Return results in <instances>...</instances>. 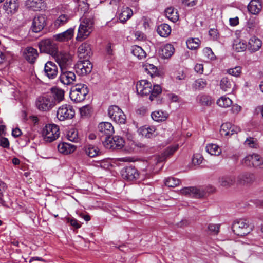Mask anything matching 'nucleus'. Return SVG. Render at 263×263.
Listing matches in <instances>:
<instances>
[{
    "label": "nucleus",
    "mask_w": 263,
    "mask_h": 263,
    "mask_svg": "<svg viewBox=\"0 0 263 263\" xmlns=\"http://www.w3.org/2000/svg\"><path fill=\"white\" fill-rule=\"evenodd\" d=\"M93 25L92 16L84 18L79 26L77 40L82 41L88 36L92 31Z\"/></svg>",
    "instance_id": "nucleus-1"
},
{
    "label": "nucleus",
    "mask_w": 263,
    "mask_h": 263,
    "mask_svg": "<svg viewBox=\"0 0 263 263\" xmlns=\"http://www.w3.org/2000/svg\"><path fill=\"white\" fill-rule=\"evenodd\" d=\"M89 92V89L84 84H77L70 90L69 97L72 101L78 103L84 101Z\"/></svg>",
    "instance_id": "nucleus-2"
},
{
    "label": "nucleus",
    "mask_w": 263,
    "mask_h": 263,
    "mask_svg": "<svg viewBox=\"0 0 263 263\" xmlns=\"http://www.w3.org/2000/svg\"><path fill=\"white\" fill-rule=\"evenodd\" d=\"M232 229L234 234L241 237L247 235L251 230L249 227L248 220L243 218L234 221Z\"/></svg>",
    "instance_id": "nucleus-3"
},
{
    "label": "nucleus",
    "mask_w": 263,
    "mask_h": 263,
    "mask_svg": "<svg viewBox=\"0 0 263 263\" xmlns=\"http://www.w3.org/2000/svg\"><path fill=\"white\" fill-rule=\"evenodd\" d=\"M36 107L41 111H48L55 106L53 98L49 95L39 96L35 101Z\"/></svg>",
    "instance_id": "nucleus-4"
},
{
    "label": "nucleus",
    "mask_w": 263,
    "mask_h": 263,
    "mask_svg": "<svg viewBox=\"0 0 263 263\" xmlns=\"http://www.w3.org/2000/svg\"><path fill=\"white\" fill-rule=\"evenodd\" d=\"M60 134L59 127L52 124L46 125L42 131L44 139L47 142H52L56 140L59 137Z\"/></svg>",
    "instance_id": "nucleus-5"
},
{
    "label": "nucleus",
    "mask_w": 263,
    "mask_h": 263,
    "mask_svg": "<svg viewBox=\"0 0 263 263\" xmlns=\"http://www.w3.org/2000/svg\"><path fill=\"white\" fill-rule=\"evenodd\" d=\"M124 140L120 136H115L112 137H108L103 141L104 146L111 150H119L124 145Z\"/></svg>",
    "instance_id": "nucleus-6"
},
{
    "label": "nucleus",
    "mask_w": 263,
    "mask_h": 263,
    "mask_svg": "<svg viewBox=\"0 0 263 263\" xmlns=\"http://www.w3.org/2000/svg\"><path fill=\"white\" fill-rule=\"evenodd\" d=\"M108 115L110 118L118 124H125L126 116L122 110L116 105H111L108 109Z\"/></svg>",
    "instance_id": "nucleus-7"
},
{
    "label": "nucleus",
    "mask_w": 263,
    "mask_h": 263,
    "mask_svg": "<svg viewBox=\"0 0 263 263\" xmlns=\"http://www.w3.org/2000/svg\"><path fill=\"white\" fill-rule=\"evenodd\" d=\"M74 115L75 111L73 107L68 104H64L60 106L57 112V118L60 121L72 119Z\"/></svg>",
    "instance_id": "nucleus-8"
},
{
    "label": "nucleus",
    "mask_w": 263,
    "mask_h": 263,
    "mask_svg": "<svg viewBox=\"0 0 263 263\" xmlns=\"http://www.w3.org/2000/svg\"><path fill=\"white\" fill-rule=\"evenodd\" d=\"M242 163L248 166L263 168V158L258 154H253L246 157L242 160Z\"/></svg>",
    "instance_id": "nucleus-9"
},
{
    "label": "nucleus",
    "mask_w": 263,
    "mask_h": 263,
    "mask_svg": "<svg viewBox=\"0 0 263 263\" xmlns=\"http://www.w3.org/2000/svg\"><path fill=\"white\" fill-rule=\"evenodd\" d=\"M41 52L49 54L53 56L58 50L57 46L50 39H47L42 40L39 44Z\"/></svg>",
    "instance_id": "nucleus-10"
},
{
    "label": "nucleus",
    "mask_w": 263,
    "mask_h": 263,
    "mask_svg": "<svg viewBox=\"0 0 263 263\" xmlns=\"http://www.w3.org/2000/svg\"><path fill=\"white\" fill-rule=\"evenodd\" d=\"M52 57L58 63L61 69L67 68L71 64V58L68 53L59 52L58 50Z\"/></svg>",
    "instance_id": "nucleus-11"
},
{
    "label": "nucleus",
    "mask_w": 263,
    "mask_h": 263,
    "mask_svg": "<svg viewBox=\"0 0 263 263\" xmlns=\"http://www.w3.org/2000/svg\"><path fill=\"white\" fill-rule=\"evenodd\" d=\"M76 72L81 76L90 73L92 69V65L88 60L79 61L75 65Z\"/></svg>",
    "instance_id": "nucleus-12"
},
{
    "label": "nucleus",
    "mask_w": 263,
    "mask_h": 263,
    "mask_svg": "<svg viewBox=\"0 0 263 263\" xmlns=\"http://www.w3.org/2000/svg\"><path fill=\"white\" fill-rule=\"evenodd\" d=\"M122 178L127 181H134L136 180L139 174L137 170L132 165L124 167L121 172Z\"/></svg>",
    "instance_id": "nucleus-13"
},
{
    "label": "nucleus",
    "mask_w": 263,
    "mask_h": 263,
    "mask_svg": "<svg viewBox=\"0 0 263 263\" xmlns=\"http://www.w3.org/2000/svg\"><path fill=\"white\" fill-rule=\"evenodd\" d=\"M98 132L100 137H104V139L111 136L114 133L112 124L108 122L100 123L98 126Z\"/></svg>",
    "instance_id": "nucleus-14"
},
{
    "label": "nucleus",
    "mask_w": 263,
    "mask_h": 263,
    "mask_svg": "<svg viewBox=\"0 0 263 263\" xmlns=\"http://www.w3.org/2000/svg\"><path fill=\"white\" fill-rule=\"evenodd\" d=\"M136 90L138 94L147 96L152 91V84L146 80H140L137 83Z\"/></svg>",
    "instance_id": "nucleus-15"
},
{
    "label": "nucleus",
    "mask_w": 263,
    "mask_h": 263,
    "mask_svg": "<svg viewBox=\"0 0 263 263\" xmlns=\"http://www.w3.org/2000/svg\"><path fill=\"white\" fill-rule=\"evenodd\" d=\"M46 25V17L44 15H37L34 17L31 28L33 32H39Z\"/></svg>",
    "instance_id": "nucleus-16"
},
{
    "label": "nucleus",
    "mask_w": 263,
    "mask_h": 263,
    "mask_svg": "<svg viewBox=\"0 0 263 263\" xmlns=\"http://www.w3.org/2000/svg\"><path fill=\"white\" fill-rule=\"evenodd\" d=\"M255 180L253 174L243 172L239 174L236 178V183L238 185H247L253 182Z\"/></svg>",
    "instance_id": "nucleus-17"
},
{
    "label": "nucleus",
    "mask_w": 263,
    "mask_h": 263,
    "mask_svg": "<svg viewBox=\"0 0 263 263\" xmlns=\"http://www.w3.org/2000/svg\"><path fill=\"white\" fill-rule=\"evenodd\" d=\"M44 71L49 79H53L58 74V66L54 62L48 61L45 65Z\"/></svg>",
    "instance_id": "nucleus-18"
},
{
    "label": "nucleus",
    "mask_w": 263,
    "mask_h": 263,
    "mask_svg": "<svg viewBox=\"0 0 263 263\" xmlns=\"http://www.w3.org/2000/svg\"><path fill=\"white\" fill-rule=\"evenodd\" d=\"M240 131L239 127L232 125L230 123H226L221 125L220 133L222 136H227L237 134Z\"/></svg>",
    "instance_id": "nucleus-19"
},
{
    "label": "nucleus",
    "mask_w": 263,
    "mask_h": 263,
    "mask_svg": "<svg viewBox=\"0 0 263 263\" xmlns=\"http://www.w3.org/2000/svg\"><path fill=\"white\" fill-rule=\"evenodd\" d=\"M181 192L185 195H189L198 198H202L205 195V192L204 191L195 187H185L181 190Z\"/></svg>",
    "instance_id": "nucleus-20"
},
{
    "label": "nucleus",
    "mask_w": 263,
    "mask_h": 263,
    "mask_svg": "<svg viewBox=\"0 0 263 263\" xmlns=\"http://www.w3.org/2000/svg\"><path fill=\"white\" fill-rule=\"evenodd\" d=\"M78 54L80 59H88L92 54L90 45L87 43L82 44L78 49Z\"/></svg>",
    "instance_id": "nucleus-21"
},
{
    "label": "nucleus",
    "mask_w": 263,
    "mask_h": 263,
    "mask_svg": "<svg viewBox=\"0 0 263 263\" xmlns=\"http://www.w3.org/2000/svg\"><path fill=\"white\" fill-rule=\"evenodd\" d=\"M61 82L65 85H69L76 79L74 72L67 70L66 69H61V74L60 77Z\"/></svg>",
    "instance_id": "nucleus-22"
},
{
    "label": "nucleus",
    "mask_w": 263,
    "mask_h": 263,
    "mask_svg": "<svg viewBox=\"0 0 263 263\" xmlns=\"http://www.w3.org/2000/svg\"><path fill=\"white\" fill-rule=\"evenodd\" d=\"M218 183L220 186L229 188L236 183V178L233 175H223L218 177Z\"/></svg>",
    "instance_id": "nucleus-23"
},
{
    "label": "nucleus",
    "mask_w": 263,
    "mask_h": 263,
    "mask_svg": "<svg viewBox=\"0 0 263 263\" xmlns=\"http://www.w3.org/2000/svg\"><path fill=\"white\" fill-rule=\"evenodd\" d=\"M220 88L224 91L231 93L235 86L234 82L228 77H223L220 82Z\"/></svg>",
    "instance_id": "nucleus-24"
},
{
    "label": "nucleus",
    "mask_w": 263,
    "mask_h": 263,
    "mask_svg": "<svg viewBox=\"0 0 263 263\" xmlns=\"http://www.w3.org/2000/svg\"><path fill=\"white\" fill-rule=\"evenodd\" d=\"M74 34V29L69 28L66 31L53 35V39L60 42H66L71 40Z\"/></svg>",
    "instance_id": "nucleus-25"
},
{
    "label": "nucleus",
    "mask_w": 263,
    "mask_h": 263,
    "mask_svg": "<svg viewBox=\"0 0 263 263\" xmlns=\"http://www.w3.org/2000/svg\"><path fill=\"white\" fill-rule=\"evenodd\" d=\"M24 56L25 59L29 63H33L38 57L37 51L32 47H27L24 50Z\"/></svg>",
    "instance_id": "nucleus-26"
},
{
    "label": "nucleus",
    "mask_w": 263,
    "mask_h": 263,
    "mask_svg": "<svg viewBox=\"0 0 263 263\" xmlns=\"http://www.w3.org/2000/svg\"><path fill=\"white\" fill-rule=\"evenodd\" d=\"M18 7V0H6L4 4L3 8L9 14L15 12Z\"/></svg>",
    "instance_id": "nucleus-27"
},
{
    "label": "nucleus",
    "mask_w": 263,
    "mask_h": 263,
    "mask_svg": "<svg viewBox=\"0 0 263 263\" xmlns=\"http://www.w3.org/2000/svg\"><path fill=\"white\" fill-rule=\"evenodd\" d=\"M174 51L173 46L170 44H167L159 50V54L162 58L168 59L174 54Z\"/></svg>",
    "instance_id": "nucleus-28"
},
{
    "label": "nucleus",
    "mask_w": 263,
    "mask_h": 263,
    "mask_svg": "<svg viewBox=\"0 0 263 263\" xmlns=\"http://www.w3.org/2000/svg\"><path fill=\"white\" fill-rule=\"evenodd\" d=\"M64 91L63 90L58 88H51V94L50 95L53 98L55 106L57 103H60L64 99Z\"/></svg>",
    "instance_id": "nucleus-29"
},
{
    "label": "nucleus",
    "mask_w": 263,
    "mask_h": 263,
    "mask_svg": "<svg viewBox=\"0 0 263 263\" xmlns=\"http://www.w3.org/2000/svg\"><path fill=\"white\" fill-rule=\"evenodd\" d=\"M26 6L33 11H40L44 7L45 3L43 0H27Z\"/></svg>",
    "instance_id": "nucleus-30"
},
{
    "label": "nucleus",
    "mask_w": 263,
    "mask_h": 263,
    "mask_svg": "<svg viewBox=\"0 0 263 263\" xmlns=\"http://www.w3.org/2000/svg\"><path fill=\"white\" fill-rule=\"evenodd\" d=\"M6 190V184L0 181V203L4 206H8L10 199L7 194H5Z\"/></svg>",
    "instance_id": "nucleus-31"
},
{
    "label": "nucleus",
    "mask_w": 263,
    "mask_h": 263,
    "mask_svg": "<svg viewBox=\"0 0 263 263\" xmlns=\"http://www.w3.org/2000/svg\"><path fill=\"white\" fill-rule=\"evenodd\" d=\"M262 42L256 36L252 37L248 43V49L251 52H255L258 51L261 47Z\"/></svg>",
    "instance_id": "nucleus-32"
},
{
    "label": "nucleus",
    "mask_w": 263,
    "mask_h": 263,
    "mask_svg": "<svg viewBox=\"0 0 263 263\" xmlns=\"http://www.w3.org/2000/svg\"><path fill=\"white\" fill-rule=\"evenodd\" d=\"M58 149L61 153L68 154L73 152L76 149V146L72 144L63 142L58 145Z\"/></svg>",
    "instance_id": "nucleus-33"
},
{
    "label": "nucleus",
    "mask_w": 263,
    "mask_h": 263,
    "mask_svg": "<svg viewBox=\"0 0 263 263\" xmlns=\"http://www.w3.org/2000/svg\"><path fill=\"white\" fill-rule=\"evenodd\" d=\"M248 10L253 14H257L261 11L262 5L259 0H252L248 6Z\"/></svg>",
    "instance_id": "nucleus-34"
},
{
    "label": "nucleus",
    "mask_w": 263,
    "mask_h": 263,
    "mask_svg": "<svg viewBox=\"0 0 263 263\" xmlns=\"http://www.w3.org/2000/svg\"><path fill=\"white\" fill-rule=\"evenodd\" d=\"M140 132L143 136L147 138H152L157 135L156 128L154 126L146 127L143 126L140 129Z\"/></svg>",
    "instance_id": "nucleus-35"
},
{
    "label": "nucleus",
    "mask_w": 263,
    "mask_h": 263,
    "mask_svg": "<svg viewBox=\"0 0 263 263\" xmlns=\"http://www.w3.org/2000/svg\"><path fill=\"white\" fill-rule=\"evenodd\" d=\"M157 31L161 36L166 37L170 34L171 28L168 24H162L158 26Z\"/></svg>",
    "instance_id": "nucleus-36"
},
{
    "label": "nucleus",
    "mask_w": 263,
    "mask_h": 263,
    "mask_svg": "<svg viewBox=\"0 0 263 263\" xmlns=\"http://www.w3.org/2000/svg\"><path fill=\"white\" fill-rule=\"evenodd\" d=\"M152 118L157 122L165 121L168 117V114L162 110L155 111L151 114Z\"/></svg>",
    "instance_id": "nucleus-37"
},
{
    "label": "nucleus",
    "mask_w": 263,
    "mask_h": 263,
    "mask_svg": "<svg viewBox=\"0 0 263 263\" xmlns=\"http://www.w3.org/2000/svg\"><path fill=\"white\" fill-rule=\"evenodd\" d=\"M166 16L172 22H176L178 20L179 15L177 11H175L174 9L172 7L167 8L165 11Z\"/></svg>",
    "instance_id": "nucleus-38"
},
{
    "label": "nucleus",
    "mask_w": 263,
    "mask_h": 263,
    "mask_svg": "<svg viewBox=\"0 0 263 263\" xmlns=\"http://www.w3.org/2000/svg\"><path fill=\"white\" fill-rule=\"evenodd\" d=\"M70 18L69 15L65 14H61L55 20L54 25L56 28H59L66 24Z\"/></svg>",
    "instance_id": "nucleus-39"
},
{
    "label": "nucleus",
    "mask_w": 263,
    "mask_h": 263,
    "mask_svg": "<svg viewBox=\"0 0 263 263\" xmlns=\"http://www.w3.org/2000/svg\"><path fill=\"white\" fill-rule=\"evenodd\" d=\"M133 13L131 9L126 7L123 9L122 12L119 15V20L122 23L125 22L127 20L130 18Z\"/></svg>",
    "instance_id": "nucleus-40"
},
{
    "label": "nucleus",
    "mask_w": 263,
    "mask_h": 263,
    "mask_svg": "<svg viewBox=\"0 0 263 263\" xmlns=\"http://www.w3.org/2000/svg\"><path fill=\"white\" fill-rule=\"evenodd\" d=\"M206 151L211 155L218 156L221 153V149L218 145L215 144H209L206 146Z\"/></svg>",
    "instance_id": "nucleus-41"
},
{
    "label": "nucleus",
    "mask_w": 263,
    "mask_h": 263,
    "mask_svg": "<svg viewBox=\"0 0 263 263\" xmlns=\"http://www.w3.org/2000/svg\"><path fill=\"white\" fill-rule=\"evenodd\" d=\"M132 52L134 55L137 57L139 59H142L146 57V53L142 48L137 45L132 47Z\"/></svg>",
    "instance_id": "nucleus-42"
},
{
    "label": "nucleus",
    "mask_w": 263,
    "mask_h": 263,
    "mask_svg": "<svg viewBox=\"0 0 263 263\" xmlns=\"http://www.w3.org/2000/svg\"><path fill=\"white\" fill-rule=\"evenodd\" d=\"M145 70L149 73L152 77H159V72L156 66L151 64H146L144 65Z\"/></svg>",
    "instance_id": "nucleus-43"
},
{
    "label": "nucleus",
    "mask_w": 263,
    "mask_h": 263,
    "mask_svg": "<svg viewBox=\"0 0 263 263\" xmlns=\"http://www.w3.org/2000/svg\"><path fill=\"white\" fill-rule=\"evenodd\" d=\"M207 81L202 78H200L195 80L193 84V88L195 90H200L207 86Z\"/></svg>",
    "instance_id": "nucleus-44"
},
{
    "label": "nucleus",
    "mask_w": 263,
    "mask_h": 263,
    "mask_svg": "<svg viewBox=\"0 0 263 263\" xmlns=\"http://www.w3.org/2000/svg\"><path fill=\"white\" fill-rule=\"evenodd\" d=\"M86 154L90 157H93L98 154L99 150L98 147L93 145L88 144L85 147Z\"/></svg>",
    "instance_id": "nucleus-45"
},
{
    "label": "nucleus",
    "mask_w": 263,
    "mask_h": 263,
    "mask_svg": "<svg viewBox=\"0 0 263 263\" xmlns=\"http://www.w3.org/2000/svg\"><path fill=\"white\" fill-rule=\"evenodd\" d=\"M199 102L203 106H210L212 103V101L210 96L202 95L197 97Z\"/></svg>",
    "instance_id": "nucleus-46"
},
{
    "label": "nucleus",
    "mask_w": 263,
    "mask_h": 263,
    "mask_svg": "<svg viewBox=\"0 0 263 263\" xmlns=\"http://www.w3.org/2000/svg\"><path fill=\"white\" fill-rule=\"evenodd\" d=\"M217 104L218 106L222 107H228L232 104V100L227 97H221L217 101Z\"/></svg>",
    "instance_id": "nucleus-47"
},
{
    "label": "nucleus",
    "mask_w": 263,
    "mask_h": 263,
    "mask_svg": "<svg viewBox=\"0 0 263 263\" xmlns=\"http://www.w3.org/2000/svg\"><path fill=\"white\" fill-rule=\"evenodd\" d=\"M162 92V88L159 85H154L153 88H152V91L149 94V99L151 101L154 100V99L157 97Z\"/></svg>",
    "instance_id": "nucleus-48"
},
{
    "label": "nucleus",
    "mask_w": 263,
    "mask_h": 263,
    "mask_svg": "<svg viewBox=\"0 0 263 263\" xmlns=\"http://www.w3.org/2000/svg\"><path fill=\"white\" fill-rule=\"evenodd\" d=\"M67 139L72 142H78L79 141L78 132L77 130L72 129L68 131L67 134Z\"/></svg>",
    "instance_id": "nucleus-49"
},
{
    "label": "nucleus",
    "mask_w": 263,
    "mask_h": 263,
    "mask_svg": "<svg viewBox=\"0 0 263 263\" xmlns=\"http://www.w3.org/2000/svg\"><path fill=\"white\" fill-rule=\"evenodd\" d=\"M200 41L197 38H192L189 39L186 41V45L189 49L194 50L197 49L199 45Z\"/></svg>",
    "instance_id": "nucleus-50"
},
{
    "label": "nucleus",
    "mask_w": 263,
    "mask_h": 263,
    "mask_svg": "<svg viewBox=\"0 0 263 263\" xmlns=\"http://www.w3.org/2000/svg\"><path fill=\"white\" fill-rule=\"evenodd\" d=\"M180 183L179 179L174 177H168L165 180V184L168 187H174Z\"/></svg>",
    "instance_id": "nucleus-51"
},
{
    "label": "nucleus",
    "mask_w": 263,
    "mask_h": 263,
    "mask_svg": "<svg viewBox=\"0 0 263 263\" xmlns=\"http://www.w3.org/2000/svg\"><path fill=\"white\" fill-rule=\"evenodd\" d=\"M247 45L246 43L241 41H235L233 44V48L237 52H241L247 49Z\"/></svg>",
    "instance_id": "nucleus-52"
},
{
    "label": "nucleus",
    "mask_w": 263,
    "mask_h": 263,
    "mask_svg": "<svg viewBox=\"0 0 263 263\" xmlns=\"http://www.w3.org/2000/svg\"><path fill=\"white\" fill-rule=\"evenodd\" d=\"M242 68L240 66H236L234 68L227 69V72L230 75L238 77L241 73Z\"/></svg>",
    "instance_id": "nucleus-53"
},
{
    "label": "nucleus",
    "mask_w": 263,
    "mask_h": 263,
    "mask_svg": "<svg viewBox=\"0 0 263 263\" xmlns=\"http://www.w3.org/2000/svg\"><path fill=\"white\" fill-rule=\"evenodd\" d=\"M245 145L251 148H256L258 147L257 140L254 138L249 137L245 141Z\"/></svg>",
    "instance_id": "nucleus-54"
},
{
    "label": "nucleus",
    "mask_w": 263,
    "mask_h": 263,
    "mask_svg": "<svg viewBox=\"0 0 263 263\" xmlns=\"http://www.w3.org/2000/svg\"><path fill=\"white\" fill-rule=\"evenodd\" d=\"M178 145H175L168 147L164 152V156L165 157H168L173 155L174 152L178 149Z\"/></svg>",
    "instance_id": "nucleus-55"
},
{
    "label": "nucleus",
    "mask_w": 263,
    "mask_h": 263,
    "mask_svg": "<svg viewBox=\"0 0 263 263\" xmlns=\"http://www.w3.org/2000/svg\"><path fill=\"white\" fill-rule=\"evenodd\" d=\"M80 111L82 116H88L91 112V107L89 105L83 106L80 108Z\"/></svg>",
    "instance_id": "nucleus-56"
},
{
    "label": "nucleus",
    "mask_w": 263,
    "mask_h": 263,
    "mask_svg": "<svg viewBox=\"0 0 263 263\" xmlns=\"http://www.w3.org/2000/svg\"><path fill=\"white\" fill-rule=\"evenodd\" d=\"M220 225L217 224L210 223L209 224L208 229L211 233L217 235L219 231Z\"/></svg>",
    "instance_id": "nucleus-57"
},
{
    "label": "nucleus",
    "mask_w": 263,
    "mask_h": 263,
    "mask_svg": "<svg viewBox=\"0 0 263 263\" xmlns=\"http://www.w3.org/2000/svg\"><path fill=\"white\" fill-rule=\"evenodd\" d=\"M66 219L67 222L70 223V225L74 228L79 229L81 226V223L79 222L78 220L73 217H68Z\"/></svg>",
    "instance_id": "nucleus-58"
},
{
    "label": "nucleus",
    "mask_w": 263,
    "mask_h": 263,
    "mask_svg": "<svg viewBox=\"0 0 263 263\" xmlns=\"http://www.w3.org/2000/svg\"><path fill=\"white\" fill-rule=\"evenodd\" d=\"M203 159V158L201 155L196 154L194 155L192 161L194 165H199L202 163Z\"/></svg>",
    "instance_id": "nucleus-59"
},
{
    "label": "nucleus",
    "mask_w": 263,
    "mask_h": 263,
    "mask_svg": "<svg viewBox=\"0 0 263 263\" xmlns=\"http://www.w3.org/2000/svg\"><path fill=\"white\" fill-rule=\"evenodd\" d=\"M209 34L214 40H216L218 38V30L216 29H210L209 31Z\"/></svg>",
    "instance_id": "nucleus-60"
},
{
    "label": "nucleus",
    "mask_w": 263,
    "mask_h": 263,
    "mask_svg": "<svg viewBox=\"0 0 263 263\" xmlns=\"http://www.w3.org/2000/svg\"><path fill=\"white\" fill-rule=\"evenodd\" d=\"M0 146L4 148H8L9 147V142L7 138L2 137L0 138Z\"/></svg>",
    "instance_id": "nucleus-61"
},
{
    "label": "nucleus",
    "mask_w": 263,
    "mask_h": 263,
    "mask_svg": "<svg viewBox=\"0 0 263 263\" xmlns=\"http://www.w3.org/2000/svg\"><path fill=\"white\" fill-rule=\"evenodd\" d=\"M203 54L207 57L208 59L212 60L213 58V54L210 48H205L203 51Z\"/></svg>",
    "instance_id": "nucleus-62"
},
{
    "label": "nucleus",
    "mask_w": 263,
    "mask_h": 263,
    "mask_svg": "<svg viewBox=\"0 0 263 263\" xmlns=\"http://www.w3.org/2000/svg\"><path fill=\"white\" fill-rule=\"evenodd\" d=\"M182 3L185 6L192 7L196 5V0H182Z\"/></svg>",
    "instance_id": "nucleus-63"
},
{
    "label": "nucleus",
    "mask_w": 263,
    "mask_h": 263,
    "mask_svg": "<svg viewBox=\"0 0 263 263\" xmlns=\"http://www.w3.org/2000/svg\"><path fill=\"white\" fill-rule=\"evenodd\" d=\"M194 69L197 73L201 74L203 72V65L201 64H197Z\"/></svg>",
    "instance_id": "nucleus-64"
}]
</instances>
